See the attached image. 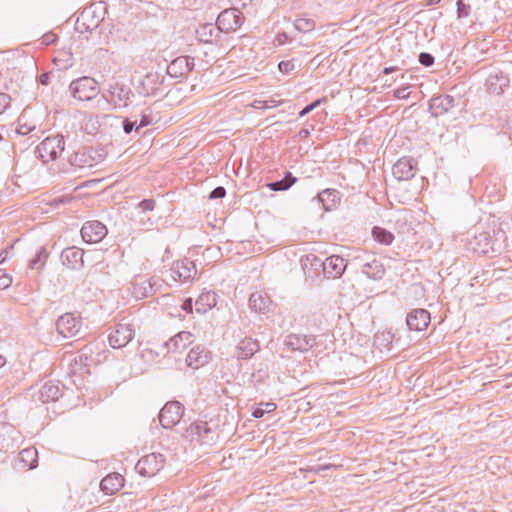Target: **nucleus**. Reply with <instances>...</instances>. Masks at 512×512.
<instances>
[{"mask_svg": "<svg viewBox=\"0 0 512 512\" xmlns=\"http://www.w3.org/2000/svg\"><path fill=\"white\" fill-rule=\"evenodd\" d=\"M480 237L483 238L485 241L488 240V235L487 234H480Z\"/></svg>", "mask_w": 512, "mask_h": 512, "instance_id": "59", "label": "nucleus"}, {"mask_svg": "<svg viewBox=\"0 0 512 512\" xmlns=\"http://www.w3.org/2000/svg\"><path fill=\"white\" fill-rule=\"evenodd\" d=\"M56 328L64 338L76 336L81 328V321L74 314L66 313L60 316L56 322Z\"/></svg>", "mask_w": 512, "mask_h": 512, "instance_id": "11", "label": "nucleus"}, {"mask_svg": "<svg viewBox=\"0 0 512 512\" xmlns=\"http://www.w3.org/2000/svg\"><path fill=\"white\" fill-rule=\"evenodd\" d=\"M165 458L160 453H150L143 456L136 464V470L143 476L152 477L163 467Z\"/></svg>", "mask_w": 512, "mask_h": 512, "instance_id": "8", "label": "nucleus"}, {"mask_svg": "<svg viewBox=\"0 0 512 512\" xmlns=\"http://www.w3.org/2000/svg\"><path fill=\"white\" fill-rule=\"evenodd\" d=\"M182 309L187 313H191L193 311V301L191 298H188L183 302Z\"/></svg>", "mask_w": 512, "mask_h": 512, "instance_id": "51", "label": "nucleus"}, {"mask_svg": "<svg viewBox=\"0 0 512 512\" xmlns=\"http://www.w3.org/2000/svg\"><path fill=\"white\" fill-rule=\"evenodd\" d=\"M509 85L510 79L502 71H492L485 83L487 91L494 95H501Z\"/></svg>", "mask_w": 512, "mask_h": 512, "instance_id": "13", "label": "nucleus"}, {"mask_svg": "<svg viewBox=\"0 0 512 512\" xmlns=\"http://www.w3.org/2000/svg\"><path fill=\"white\" fill-rule=\"evenodd\" d=\"M339 200V192L335 189H326L318 194V202L322 203L326 211L336 208Z\"/></svg>", "mask_w": 512, "mask_h": 512, "instance_id": "31", "label": "nucleus"}, {"mask_svg": "<svg viewBox=\"0 0 512 512\" xmlns=\"http://www.w3.org/2000/svg\"><path fill=\"white\" fill-rule=\"evenodd\" d=\"M312 257H313V260H317V261H318V258H317V256H315V255H312Z\"/></svg>", "mask_w": 512, "mask_h": 512, "instance_id": "63", "label": "nucleus"}, {"mask_svg": "<svg viewBox=\"0 0 512 512\" xmlns=\"http://www.w3.org/2000/svg\"><path fill=\"white\" fill-rule=\"evenodd\" d=\"M193 342V335L188 331H181L170 338L165 346L168 352L176 353L185 350Z\"/></svg>", "mask_w": 512, "mask_h": 512, "instance_id": "23", "label": "nucleus"}, {"mask_svg": "<svg viewBox=\"0 0 512 512\" xmlns=\"http://www.w3.org/2000/svg\"><path fill=\"white\" fill-rule=\"evenodd\" d=\"M296 180V177H294L290 172H287L283 179L270 182L267 184V187L272 191H286L296 182Z\"/></svg>", "mask_w": 512, "mask_h": 512, "instance_id": "34", "label": "nucleus"}, {"mask_svg": "<svg viewBox=\"0 0 512 512\" xmlns=\"http://www.w3.org/2000/svg\"><path fill=\"white\" fill-rule=\"evenodd\" d=\"M49 79H50V73H42L39 77V82L42 84V85H47L49 83Z\"/></svg>", "mask_w": 512, "mask_h": 512, "instance_id": "53", "label": "nucleus"}, {"mask_svg": "<svg viewBox=\"0 0 512 512\" xmlns=\"http://www.w3.org/2000/svg\"><path fill=\"white\" fill-rule=\"evenodd\" d=\"M37 456V450L34 447H29L19 453V461L23 463V467L33 469L37 466Z\"/></svg>", "mask_w": 512, "mask_h": 512, "instance_id": "33", "label": "nucleus"}, {"mask_svg": "<svg viewBox=\"0 0 512 512\" xmlns=\"http://www.w3.org/2000/svg\"><path fill=\"white\" fill-rule=\"evenodd\" d=\"M397 70H398V67H396V66L385 67L384 70H383V73L384 74H390V73L395 72Z\"/></svg>", "mask_w": 512, "mask_h": 512, "instance_id": "55", "label": "nucleus"}, {"mask_svg": "<svg viewBox=\"0 0 512 512\" xmlns=\"http://www.w3.org/2000/svg\"><path fill=\"white\" fill-rule=\"evenodd\" d=\"M280 37H282V39H279V42H282V40H285V38L287 37L286 34H282Z\"/></svg>", "mask_w": 512, "mask_h": 512, "instance_id": "62", "label": "nucleus"}, {"mask_svg": "<svg viewBox=\"0 0 512 512\" xmlns=\"http://www.w3.org/2000/svg\"><path fill=\"white\" fill-rule=\"evenodd\" d=\"M234 7L245 8L248 4L252 2V0H231Z\"/></svg>", "mask_w": 512, "mask_h": 512, "instance_id": "52", "label": "nucleus"}, {"mask_svg": "<svg viewBox=\"0 0 512 512\" xmlns=\"http://www.w3.org/2000/svg\"><path fill=\"white\" fill-rule=\"evenodd\" d=\"M197 275L196 265L188 258L173 263L170 269V276L175 281L187 282L193 280Z\"/></svg>", "mask_w": 512, "mask_h": 512, "instance_id": "9", "label": "nucleus"}, {"mask_svg": "<svg viewBox=\"0 0 512 512\" xmlns=\"http://www.w3.org/2000/svg\"><path fill=\"white\" fill-rule=\"evenodd\" d=\"M65 140L62 135H54L45 138L36 148V151L44 163L57 159L64 151Z\"/></svg>", "mask_w": 512, "mask_h": 512, "instance_id": "2", "label": "nucleus"}, {"mask_svg": "<svg viewBox=\"0 0 512 512\" xmlns=\"http://www.w3.org/2000/svg\"><path fill=\"white\" fill-rule=\"evenodd\" d=\"M12 248H13V246L11 245L9 248H7V249H5V250L0 252V265L3 264L7 260V258H8V250L12 249Z\"/></svg>", "mask_w": 512, "mask_h": 512, "instance_id": "54", "label": "nucleus"}, {"mask_svg": "<svg viewBox=\"0 0 512 512\" xmlns=\"http://www.w3.org/2000/svg\"><path fill=\"white\" fill-rule=\"evenodd\" d=\"M244 17L237 7L223 10L217 17L216 23L221 32H234L241 27Z\"/></svg>", "mask_w": 512, "mask_h": 512, "instance_id": "4", "label": "nucleus"}, {"mask_svg": "<svg viewBox=\"0 0 512 512\" xmlns=\"http://www.w3.org/2000/svg\"><path fill=\"white\" fill-rule=\"evenodd\" d=\"M441 0H428L427 1V5L428 6H431V5H436L440 2Z\"/></svg>", "mask_w": 512, "mask_h": 512, "instance_id": "56", "label": "nucleus"}, {"mask_svg": "<svg viewBox=\"0 0 512 512\" xmlns=\"http://www.w3.org/2000/svg\"><path fill=\"white\" fill-rule=\"evenodd\" d=\"M107 228L99 221H88L81 228L82 239L86 243H98L107 235Z\"/></svg>", "mask_w": 512, "mask_h": 512, "instance_id": "10", "label": "nucleus"}, {"mask_svg": "<svg viewBox=\"0 0 512 512\" xmlns=\"http://www.w3.org/2000/svg\"><path fill=\"white\" fill-rule=\"evenodd\" d=\"M455 105V99L451 95L434 96L429 101V111L432 116L438 117L447 113Z\"/></svg>", "mask_w": 512, "mask_h": 512, "instance_id": "17", "label": "nucleus"}, {"mask_svg": "<svg viewBox=\"0 0 512 512\" xmlns=\"http://www.w3.org/2000/svg\"><path fill=\"white\" fill-rule=\"evenodd\" d=\"M103 158L102 150L88 147L75 152L70 158V163L79 168H91L100 163Z\"/></svg>", "mask_w": 512, "mask_h": 512, "instance_id": "6", "label": "nucleus"}, {"mask_svg": "<svg viewBox=\"0 0 512 512\" xmlns=\"http://www.w3.org/2000/svg\"><path fill=\"white\" fill-rule=\"evenodd\" d=\"M196 38L203 43L212 44L215 43L220 37V29L217 23H204L200 24L195 31Z\"/></svg>", "mask_w": 512, "mask_h": 512, "instance_id": "20", "label": "nucleus"}, {"mask_svg": "<svg viewBox=\"0 0 512 512\" xmlns=\"http://www.w3.org/2000/svg\"><path fill=\"white\" fill-rule=\"evenodd\" d=\"M457 16L458 18H466L470 14V6L465 4L463 0H457Z\"/></svg>", "mask_w": 512, "mask_h": 512, "instance_id": "39", "label": "nucleus"}, {"mask_svg": "<svg viewBox=\"0 0 512 512\" xmlns=\"http://www.w3.org/2000/svg\"><path fill=\"white\" fill-rule=\"evenodd\" d=\"M217 303L214 292H203L195 301V310L199 314H204L211 310Z\"/></svg>", "mask_w": 512, "mask_h": 512, "instance_id": "29", "label": "nucleus"}, {"mask_svg": "<svg viewBox=\"0 0 512 512\" xmlns=\"http://www.w3.org/2000/svg\"><path fill=\"white\" fill-rule=\"evenodd\" d=\"M354 261L361 267V271L368 278L380 280L385 274V268L374 255L362 252L354 257Z\"/></svg>", "mask_w": 512, "mask_h": 512, "instance_id": "3", "label": "nucleus"}, {"mask_svg": "<svg viewBox=\"0 0 512 512\" xmlns=\"http://www.w3.org/2000/svg\"><path fill=\"white\" fill-rule=\"evenodd\" d=\"M138 208L142 212L152 211L155 208V201L153 199H144L139 202Z\"/></svg>", "mask_w": 512, "mask_h": 512, "instance_id": "43", "label": "nucleus"}, {"mask_svg": "<svg viewBox=\"0 0 512 512\" xmlns=\"http://www.w3.org/2000/svg\"><path fill=\"white\" fill-rule=\"evenodd\" d=\"M372 235L377 242L384 245H390L394 240V235L390 231L381 227H374Z\"/></svg>", "mask_w": 512, "mask_h": 512, "instance_id": "35", "label": "nucleus"}, {"mask_svg": "<svg viewBox=\"0 0 512 512\" xmlns=\"http://www.w3.org/2000/svg\"><path fill=\"white\" fill-rule=\"evenodd\" d=\"M123 477L118 473L109 474L100 482V487L106 494L112 495L123 486Z\"/></svg>", "mask_w": 512, "mask_h": 512, "instance_id": "27", "label": "nucleus"}, {"mask_svg": "<svg viewBox=\"0 0 512 512\" xmlns=\"http://www.w3.org/2000/svg\"><path fill=\"white\" fill-rule=\"evenodd\" d=\"M184 414V407L178 401L167 402L159 413V422L165 429L172 428L179 423Z\"/></svg>", "mask_w": 512, "mask_h": 512, "instance_id": "7", "label": "nucleus"}, {"mask_svg": "<svg viewBox=\"0 0 512 512\" xmlns=\"http://www.w3.org/2000/svg\"><path fill=\"white\" fill-rule=\"evenodd\" d=\"M294 27L299 32L307 33L314 29L315 23L311 19L299 18L295 20Z\"/></svg>", "mask_w": 512, "mask_h": 512, "instance_id": "37", "label": "nucleus"}, {"mask_svg": "<svg viewBox=\"0 0 512 512\" xmlns=\"http://www.w3.org/2000/svg\"><path fill=\"white\" fill-rule=\"evenodd\" d=\"M280 37H282V39H279V42H282V40H285V38L287 37L286 34H282Z\"/></svg>", "mask_w": 512, "mask_h": 512, "instance_id": "60", "label": "nucleus"}, {"mask_svg": "<svg viewBox=\"0 0 512 512\" xmlns=\"http://www.w3.org/2000/svg\"><path fill=\"white\" fill-rule=\"evenodd\" d=\"M62 395V390L57 382L45 383L39 391V399L42 402L55 401Z\"/></svg>", "mask_w": 512, "mask_h": 512, "instance_id": "30", "label": "nucleus"}, {"mask_svg": "<svg viewBox=\"0 0 512 512\" xmlns=\"http://www.w3.org/2000/svg\"><path fill=\"white\" fill-rule=\"evenodd\" d=\"M280 37H282V39H279V42H282V40H285V38L287 37L286 34H282Z\"/></svg>", "mask_w": 512, "mask_h": 512, "instance_id": "61", "label": "nucleus"}, {"mask_svg": "<svg viewBox=\"0 0 512 512\" xmlns=\"http://www.w3.org/2000/svg\"><path fill=\"white\" fill-rule=\"evenodd\" d=\"M6 363V359L0 354V368L3 367Z\"/></svg>", "mask_w": 512, "mask_h": 512, "instance_id": "58", "label": "nucleus"}, {"mask_svg": "<svg viewBox=\"0 0 512 512\" xmlns=\"http://www.w3.org/2000/svg\"><path fill=\"white\" fill-rule=\"evenodd\" d=\"M134 335L135 329L131 323H118L109 333V344L114 349L123 348L134 338Z\"/></svg>", "mask_w": 512, "mask_h": 512, "instance_id": "5", "label": "nucleus"}, {"mask_svg": "<svg viewBox=\"0 0 512 512\" xmlns=\"http://www.w3.org/2000/svg\"><path fill=\"white\" fill-rule=\"evenodd\" d=\"M285 343L293 350L304 352L316 344V339L313 335L291 334L287 336Z\"/></svg>", "mask_w": 512, "mask_h": 512, "instance_id": "21", "label": "nucleus"}, {"mask_svg": "<svg viewBox=\"0 0 512 512\" xmlns=\"http://www.w3.org/2000/svg\"><path fill=\"white\" fill-rule=\"evenodd\" d=\"M259 350V344L252 338H244L236 347V356L240 359H248Z\"/></svg>", "mask_w": 512, "mask_h": 512, "instance_id": "28", "label": "nucleus"}, {"mask_svg": "<svg viewBox=\"0 0 512 512\" xmlns=\"http://www.w3.org/2000/svg\"><path fill=\"white\" fill-rule=\"evenodd\" d=\"M194 58L179 56L167 66L166 72L172 78H179L187 75L194 68Z\"/></svg>", "mask_w": 512, "mask_h": 512, "instance_id": "12", "label": "nucleus"}, {"mask_svg": "<svg viewBox=\"0 0 512 512\" xmlns=\"http://www.w3.org/2000/svg\"><path fill=\"white\" fill-rule=\"evenodd\" d=\"M164 76L159 72H149L141 81V93L145 96H156L160 93Z\"/></svg>", "mask_w": 512, "mask_h": 512, "instance_id": "16", "label": "nucleus"}, {"mask_svg": "<svg viewBox=\"0 0 512 512\" xmlns=\"http://www.w3.org/2000/svg\"><path fill=\"white\" fill-rule=\"evenodd\" d=\"M225 195H226L225 188L222 186H218L210 192L209 198L210 199H221V198L225 197Z\"/></svg>", "mask_w": 512, "mask_h": 512, "instance_id": "47", "label": "nucleus"}, {"mask_svg": "<svg viewBox=\"0 0 512 512\" xmlns=\"http://www.w3.org/2000/svg\"><path fill=\"white\" fill-rule=\"evenodd\" d=\"M3 139L2 135L0 134V141Z\"/></svg>", "mask_w": 512, "mask_h": 512, "instance_id": "64", "label": "nucleus"}, {"mask_svg": "<svg viewBox=\"0 0 512 512\" xmlns=\"http://www.w3.org/2000/svg\"><path fill=\"white\" fill-rule=\"evenodd\" d=\"M430 320V313L422 308L412 310L406 317L408 328L414 331L425 330L428 327Z\"/></svg>", "mask_w": 512, "mask_h": 512, "instance_id": "15", "label": "nucleus"}, {"mask_svg": "<svg viewBox=\"0 0 512 512\" xmlns=\"http://www.w3.org/2000/svg\"><path fill=\"white\" fill-rule=\"evenodd\" d=\"M323 272L328 278H338L345 271L347 264L344 258L332 255L322 263Z\"/></svg>", "mask_w": 512, "mask_h": 512, "instance_id": "18", "label": "nucleus"}, {"mask_svg": "<svg viewBox=\"0 0 512 512\" xmlns=\"http://www.w3.org/2000/svg\"><path fill=\"white\" fill-rule=\"evenodd\" d=\"M323 101V99H317L315 100L314 102L310 103L309 105L305 106L299 113V116L300 117H304L305 115H307L308 113H310L312 110H314L315 108H317L320 103Z\"/></svg>", "mask_w": 512, "mask_h": 512, "instance_id": "45", "label": "nucleus"}, {"mask_svg": "<svg viewBox=\"0 0 512 512\" xmlns=\"http://www.w3.org/2000/svg\"><path fill=\"white\" fill-rule=\"evenodd\" d=\"M131 95V90L123 85L111 86L107 93L103 94L106 101H111L115 108L126 107Z\"/></svg>", "mask_w": 512, "mask_h": 512, "instance_id": "14", "label": "nucleus"}, {"mask_svg": "<svg viewBox=\"0 0 512 512\" xmlns=\"http://www.w3.org/2000/svg\"><path fill=\"white\" fill-rule=\"evenodd\" d=\"M434 57L430 53L422 52L419 54V62L425 66L430 67L434 64Z\"/></svg>", "mask_w": 512, "mask_h": 512, "instance_id": "42", "label": "nucleus"}, {"mask_svg": "<svg viewBox=\"0 0 512 512\" xmlns=\"http://www.w3.org/2000/svg\"><path fill=\"white\" fill-rule=\"evenodd\" d=\"M409 95V85L400 87L394 91V96L398 99H407Z\"/></svg>", "mask_w": 512, "mask_h": 512, "instance_id": "46", "label": "nucleus"}, {"mask_svg": "<svg viewBox=\"0 0 512 512\" xmlns=\"http://www.w3.org/2000/svg\"><path fill=\"white\" fill-rule=\"evenodd\" d=\"M300 136H308L309 135V130L308 129H302L300 132H299Z\"/></svg>", "mask_w": 512, "mask_h": 512, "instance_id": "57", "label": "nucleus"}, {"mask_svg": "<svg viewBox=\"0 0 512 512\" xmlns=\"http://www.w3.org/2000/svg\"><path fill=\"white\" fill-rule=\"evenodd\" d=\"M33 129L34 127L28 126L27 124H19L18 128L16 129V132L20 135H27Z\"/></svg>", "mask_w": 512, "mask_h": 512, "instance_id": "49", "label": "nucleus"}, {"mask_svg": "<svg viewBox=\"0 0 512 512\" xmlns=\"http://www.w3.org/2000/svg\"><path fill=\"white\" fill-rule=\"evenodd\" d=\"M48 258V252L44 247H41L34 258L29 261L30 269H38L44 266Z\"/></svg>", "mask_w": 512, "mask_h": 512, "instance_id": "36", "label": "nucleus"}, {"mask_svg": "<svg viewBox=\"0 0 512 512\" xmlns=\"http://www.w3.org/2000/svg\"><path fill=\"white\" fill-rule=\"evenodd\" d=\"M69 92L74 99L89 101L97 96L98 83L95 79L84 76L70 83Z\"/></svg>", "mask_w": 512, "mask_h": 512, "instance_id": "1", "label": "nucleus"}, {"mask_svg": "<svg viewBox=\"0 0 512 512\" xmlns=\"http://www.w3.org/2000/svg\"><path fill=\"white\" fill-rule=\"evenodd\" d=\"M278 68L283 74H289L295 69V64L292 60L281 61Z\"/></svg>", "mask_w": 512, "mask_h": 512, "instance_id": "41", "label": "nucleus"}, {"mask_svg": "<svg viewBox=\"0 0 512 512\" xmlns=\"http://www.w3.org/2000/svg\"><path fill=\"white\" fill-rule=\"evenodd\" d=\"M11 97L6 93H0V115L3 114L9 107Z\"/></svg>", "mask_w": 512, "mask_h": 512, "instance_id": "44", "label": "nucleus"}, {"mask_svg": "<svg viewBox=\"0 0 512 512\" xmlns=\"http://www.w3.org/2000/svg\"><path fill=\"white\" fill-rule=\"evenodd\" d=\"M276 409V404L272 402L262 403L259 407L255 408L252 412V416L255 418H261L265 413L272 412Z\"/></svg>", "mask_w": 512, "mask_h": 512, "instance_id": "38", "label": "nucleus"}, {"mask_svg": "<svg viewBox=\"0 0 512 512\" xmlns=\"http://www.w3.org/2000/svg\"><path fill=\"white\" fill-rule=\"evenodd\" d=\"M392 173L398 181H407L414 177L415 166L412 158L399 159L392 168Z\"/></svg>", "mask_w": 512, "mask_h": 512, "instance_id": "19", "label": "nucleus"}, {"mask_svg": "<svg viewBox=\"0 0 512 512\" xmlns=\"http://www.w3.org/2000/svg\"><path fill=\"white\" fill-rule=\"evenodd\" d=\"M83 250L77 247H68L61 253V261L63 265L70 269H79L83 266Z\"/></svg>", "mask_w": 512, "mask_h": 512, "instance_id": "22", "label": "nucleus"}, {"mask_svg": "<svg viewBox=\"0 0 512 512\" xmlns=\"http://www.w3.org/2000/svg\"><path fill=\"white\" fill-rule=\"evenodd\" d=\"M186 433L188 436H197L201 443H207L209 441L208 434L211 433V429L208 427L206 422H198L191 424ZM212 440V438H210Z\"/></svg>", "mask_w": 512, "mask_h": 512, "instance_id": "32", "label": "nucleus"}, {"mask_svg": "<svg viewBox=\"0 0 512 512\" xmlns=\"http://www.w3.org/2000/svg\"><path fill=\"white\" fill-rule=\"evenodd\" d=\"M151 123H152V119L150 118V116L144 114V115H142L141 120L136 127V130H138L139 128H142V127H146V126L150 125Z\"/></svg>", "mask_w": 512, "mask_h": 512, "instance_id": "50", "label": "nucleus"}, {"mask_svg": "<svg viewBox=\"0 0 512 512\" xmlns=\"http://www.w3.org/2000/svg\"><path fill=\"white\" fill-rule=\"evenodd\" d=\"M272 301L270 297L261 291H256L250 295L249 307L258 314H266L270 311Z\"/></svg>", "mask_w": 512, "mask_h": 512, "instance_id": "24", "label": "nucleus"}, {"mask_svg": "<svg viewBox=\"0 0 512 512\" xmlns=\"http://www.w3.org/2000/svg\"><path fill=\"white\" fill-rule=\"evenodd\" d=\"M136 127V121H131L128 118L123 121V130L126 134H130Z\"/></svg>", "mask_w": 512, "mask_h": 512, "instance_id": "48", "label": "nucleus"}, {"mask_svg": "<svg viewBox=\"0 0 512 512\" xmlns=\"http://www.w3.org/2000/svg\"><path fill=\"white\" fill-rule=\"evenodd\" d=\"M12 284V277L5 269H0V289H6Z\"/></svg>", "mask_w": 512, "mask_h": 512, "instance_id": "40", "label": "nucleus"}, {"mask_svg": "<svg viewBox=\"0 0 512 512\" xmlns=\"http://www.w3.org/2000/svg\"><path fill=\"white\" fill-rule=\"evenodd\" d=\"M95 12L96 11L94 5L90 6L89 8H86L81 13L80 17L77 19V29L80 30L81 25L85 26V29L87 31H92L96 29L103 20V17L95 16Z\"/></svg>", "mask_w": 512, "mask_h": 512, "instance_id": "25", "label": "nucleus"}, {"mask_svg": "<svg viewBox=\"0 0 512 512\" xmlns=\"http://www.w3.org/2000/svg\"><path fill=\"white\" fill-rule=\"evenodd\" d=\"M209 360V352L202 346L193 347L186 358V363L193 369L204 366Z\"/></svg>", "mask_w": 512, "mask_h": 512, "instance_id": "26", "label": "nucleus"}]
</instances>
